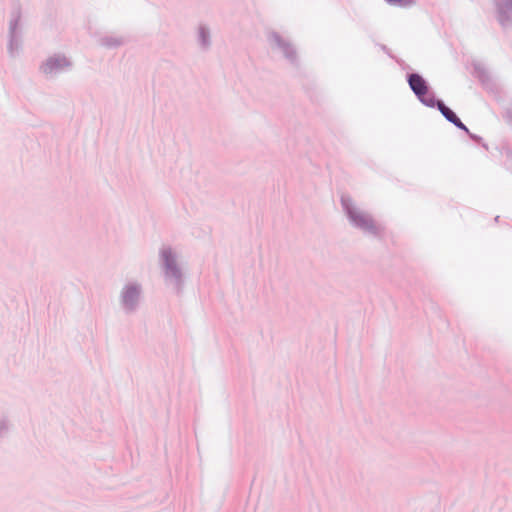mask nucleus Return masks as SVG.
<instances>
[{
	"mask_svg": "<svg viewBox=\"0 0 512 512\" xmlns=\"http://www.w3.org/2000/svg\"><path fill=\"white\" fill-rule=\"evenodd\" d=\"M268 40L272 48H276L283 56L292 64L297 62V52L294 46L288 39L283 38L277 32H270L268 35Z\"/></svg>",
	"mask_w": 512,
	"mask_h": 512,
	"instance_id": "nucleus-6",
	"label": "nucleus"
},
{
	"mask_svg": "<svg viewBox=\"0 0 512 512\" xmlns=\"http://www.w3.org/2000/svg\"><path fill=\"white\" fill-rule=\"evenodd\" d=\"M100 43L102 46L113 48L122 45L124 43V38L117 36H105L101 38Z\"/></svg>",
	"mask_w": 512,
	"mask_h": 512,
	"instance_id": "nucleus-11",
	"label": "nucleus"
},
{
	"mask_svg": "<svg viewBox=\"0 0 512 512\" xmlns=\"http://www.w3.org/2000/svg\"><path fill=\"white\" fill-rule=\"evenodd\" d=\"M460 130L465 131L467 134L470 132L466 125H464Z\"/></svg>",
	"mask_w": 512,
	"mask_h": 512,
	"instance_id": "nucleus-17",
	"label": "nucleus"
},
{
	"mask_svg": "<svg viewBox=\"0 0 512 512\" xmlns=\"http://www.w3.org/2000/svg\"><path fill=\"white\" fill-rule=\"evenodd\" d=\"M407 82L410 89L423 105L434 108V103H436L435 95L432 92L429 93L427 82L421 75L417 73L409 74Z\"/></svg>",
	"mask_w": 512,
	"mask_h": 512,
	"instance_id": "nucleus-4",
	"label": "nucleus"
},
{
	"mask_svg": "<svg viewBox=\"0 0 512 512\" xmlns=\"http://www.w3.org/2000/svg\"><path fill=\"white\" fill-rule=\"evenodd\" d=\"M159 264L165 282L171 284L176 293H181L185 282L184 272L179 263V256L171 246L164 245L160 248Z\"/></svg>",
	"mask_w": 512,
	"mask_h": 512,
	"instance_id": "nucleus-1",
	"label": "nucleus"
},
{
	"mask_svg": "<svg viewBox=\"0 0 512 512\" xmlns=\"http://www.w3.org/2000/svg\"><path fill=\"white\" fill-rule=\"evenodd\" d=\"M71 67V60L64 54H54L42 62V64L39 66V70L43 75L51 77L63 71L69 70Z\"/></svg>",
	"mask_w": 512,
	"mask_h": 512,
	"instance_id": "nucleus-5",
	"label": "nucleus"
},
{
	"mask_svg": "<svg viewBox=\"0 0 512 512\" xmlns=\"http://www.w3.org/2000/svg\"><path fill=\"white\" fill-rule=\"evenodd\" d=\"M143 299V286L136 280L127 281L119 292V305L126 315L136 313Z\"/></svg>",
	"mask_w": 512,
	"mask_h": 512,
	"instance_id": "nucleus-3",
	"label": "nucleus"
},
{
	"mask_svg": "<svg viewBox=\"0 0 512 512\" xmlns=\"http://www.w3.org/2000/svg\"><path fill=\"white\" fill-rule=\"evenodd\" d=\"M498 21L503 27L509 25L512 17V0H500L497 3Z\"/></svg>",
	"mask_w": 512,
	"mask_h": 512,
	"instance_id": "nucleus-8",
	"label": "nucleus"
},
{
	"mask_svg": "<svg viewBox=\"0 0 512 512\" xmlns=\"http://www.w3.org/2000/svg\"><path fill=\"white\" fill-rule=\"evenodd\" d=\"M450 123L455 125L458 129H461L465 125L457 116Z\"/></svg>",
	"mask_w": 512,
	"mask_h": 512,
	"instance_id": "nucleus-15",
	"label": "nucleus"
},
{
	"mask_svg": "<svg viewBox=\"0 0 512 512\" xmlns=\"http://www.w3.org/2000/svg\"><path fill=\"white\" fill-rule=\"evenodd\" d=\"M197 41L200 47L203 50H207L211 46V33L210 29L204 25L200 24L197 29Z\"/></svg>",
	"mask_w": 512,
	"mask_h": 512,
	"instance_id": "nucleus-9",
	"label": "nucleus"
},
{
	"mask_svg": "<svg viewBox=\"0 0 512 512\" xmlns=\"http://www.w3.org/2000/svg\"><path fill=\"white\" fill-rule=\"evenodd\" d=\"M450 123L455 125L458 129H461L465 125L457 116Z\"/></svg>",
	"mask_w": 512,
	"mask_h": 512,
	"instance_id": "nucleus-14",
	"label": "nucleus"
},
{
	"mask_svg": "<svg viewBox=\"0 0 512 512\" xmlns=\"http://www.w3.org/2000/svg\"><path fill=\"white\" fill-rule=\"evenodd\" d=\"M341 205L353 227L374 237H380L383 234L384 227L378 224L372 215L356 207L350 197L342 196Z\"/></svg>",
	"mask_w": 512,
	"mask_h": 512,
	"instance_id": "nucleus-2",
	"label": "nucleus"
},
{
	"mask_svg": "<svg viewBox=\"0 0 512 512\" xmlns=\"http://www.w3.org/2000/svg\"><path fill=\"white\" fill-rule=\"evenodd\" d=\"M20 11L16 10L9 23V43L8 49L11 55H14L20 48V39L17 32L20 22Z\"/></svg>",
	"mask_w": 512,
	"mask_h": 512,
	"instance_id": "nucleus-7",
	"label": "nucleus"
},
{
	"mask_svg": "<svg viewBox=\"0 0 512 512\" xmlns=\"http://www.w3.org/2000/svg\"><path fill=\"white\" fill-rule=\"evenodd\" d=\"M8 430V421L6 418H0V436Z\"/></svg>",
	"mask_w": 512,
	"mask_h": 512,
	"instance_id": "nucleus-13",
	"label": "nucleus"
},
{
	"mask_svg": "<svg viewBox=\"0 0 512 512\" xmlns=\"http://www.w3.org/2000/svg\"><path fill=\"white\" fill-rule=\"evenodd\" d=\"M434 107H437L438 110L441 112V114L443 115V117L451 122L457 115L449 108L447 107L443 101L441 100H437L436 99V103H434Z\"/></svg>",
	"mask_w": 512,
	"mask_h": 512,
	"instance_id": "nucleus-10",
	"label": "nucleus"
},
{
	"mask_svg": "<svg viewBox=\"0 0 512 512\" xmlns=\"http://www.w3.org/2000/svg\"><path fill=\"white\" fill-rule=\"evenodd\" d=\"M468 135L473 140H480V137L476 136L475 134H472L471 132H469Z\"/></svg>",
	"mask_w": 512,
	"mask_h": 512,
	"instance_id": "nucleus-16",
	"label": "nucleus"
},
{
	"mask_svg": "<svg viewBox=\"0 0 512 512\" xmlns=\"http://www.w3.org/2000/svg\"><path fill=\"white\" fill-rule=\"evenodd\" d=\"M390 5L408 7L414 4V0H385Z\"/></svg>",
	"mask_w": 512,
	"mask_h": 512,
	"instance_id": "nucleus-12",
	"label": "nucleus"
}]
</instances>
